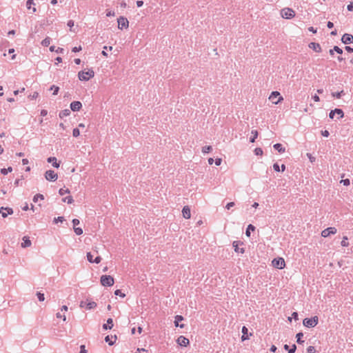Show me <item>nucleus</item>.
<instances>
[{"mask_svg": "<svg viewBox=\"0 0 353 353\" xmlns=\"http://www.w3.org/2000/svg\"><path fill=\"white\" fill-rule=\"evenodd\" d=\"M334 115H337V119H341L344 117V112L342 109L335 108L333 110H331L329 113V117L331 119L334 118Z\"/></svg>", "mask_w": 353, "mask_h": 353, "instance_id": "6e6552de", "label": "nucleus"}, {"mask_svg": "<svg viewBox=\"0 0 353 353\" xmlns=\"http://www.w3.org/2000/svg\"><path fill=\"white\" fill-rule=\"evenodd\" d=\"M341 183H343L345 186H348L350 184V181L349 179H342Z\"/></svg>", "mask_w": 353, "mask_h": 353, "instance_id": "603ef678", "label": "nucleus"}, {"mask_svg": "<svg viewBox=\"0 0 353 353\" xmlns=\"http://www.w3.org/2000/svg\"><path fill=\"white\" fill-rule=\"evenodd\" d=\"M47 161L48 163H52V166L54 168H58L60 166V163L57 161V158L54 157H48Z\"/></svg>", "mask_w": 353, "mask_h": 353, "instance_id": "5701e85b", "label": "nucleus"}, {"mask_svg": "<svg viewBox=\"0 0 353 353\" xmlns=\"http://www.w3.org/2000/svg\"><path fill=\"white\" fill-rule=\"evenodd\" d=\"M283 348L285 350L288 351V353H294L296 350V346L295 344H293L291 347H290L288 344H285Z\"/></svg>", "mask_w": 353, "mask_h": 353, "instance_id": "a878e982", "label": "nucleus"}, {"mask_svg": "<svg viewBox=\"0 0 353 353\" xmlns=\"http://www.w3.org/2000/svg\"><path fill=\"white\" fill-rule=\"evenodd\" d=\"M39 93L37 92H34L32 94L28 95V98L31 100L35 99L38 97Z\"/></svg>", "mask_w": 353, "mask_h": 353, "instance_id": "de8ad7c7", "label": "nucleus"}, {"mask_svg": "<svg viewBox=\"0 0 353 353\" xmlns=\"http://www.w3.org/2000/svg\"><path fill=\"white\" fill-rule=\"evenodd\" d=\"M337 232V230L336 229V228L334 227H329L325 230H323L322 232H321V236L323 237H327L329 236L330 234H335Z\"/></svg>", "mask_w": 353, "mask_h": 353, "instance_id": "f8f14e48", "label": "nucleus"}, {"mask_svg": "<svg viewBox=\"0 0 353 353\" xmlns=\"http://www.w3.org/2000/svg\"><path fill=\"white\" fill-rule=\"evenodd\" d=\"M273 169L274 170V171L276 172H280L281 170H280V167H279V165L277 163H274L273 165Z\"/></svg>", "mask_w": 353, "mask_h": 353, "instance_id": "13d9d810", "label": "nucleus"}, {"mask_svg": "<svg viewBox=\"0 0 353 353\" xmlns=\"http://www.w3.org/2000/svg\"><path fill=\"white\" fill-rule=\"evenodd\" d=\"M222 159L221 158H217L214 160V163L216 165H220L221 164Z\"/></svg>", "mask_w": 353, "mask_h": 353, "instance_id": "0e129e2a", "label": "nucleus"}, {"mask_svg": "<svg viewBox=\"0 0 353 353\" xmlns=\"http://www.w3.org/2000/svg\"><path fill=\"white\" fill-rule=\"evenodd\" d=\"M86 257L90 263H93V255L91 252H87Z\"/></svg>", "mask_w": 353, "mask_h": 353, "instance_id": "3c124183", "label": "nucleus"}, {"mask_svg": "<svg viewBox=\"0 0 353 353\" xmlns=\"http://www.w3.org/2000/svg\"><path fill=\"white\" fill-rule=\"evenodd\" d=\"M79 353H87V350L85 349V346L84 345H81L80 346V352Z\"/></svg>", "mask_w": 353, "mask_h": 353, "instance_id": "680f3d73", "label": "nucleus"}, {"mask_svg": "<svg viewBox=\"0 0 353 353\" xmlns=\"http://www.w3.org/2000/svg\"><path fill=\"white\" fill-rule=\"evenodd\" d=\"M334 115H337V119H341L344 117V112L342 109L335 108L333 110H331L329 113V117L331 119L334 118Z\"/></svg>", "mask_w": 353, "mask_h": 353, "instance_id": "0eeeda50", "label": "nucleus"}, {"mask_svg": "<svg viewBox=\"0 0 353 353\" xmlns=\"http://www.w3.org/2000/svg\"><path fill=\"white\" fill-rule=\"evenodd\" d=\"M344 94L345 93L343 90H341L340 92H332V96L336 99H340Z\"/></svg>", "mask_w": 353, "mask_h": 353, "instance_id": "473e14b6", "label": "nucleus"}, {"mask_svg": "<svg viewBox=\"0 0 353 353\" xmlns=\"http://www.w3.org/2000/svg\"><path fill=\"white\" fill-rule=\"evenodd\" d=\"M352 40H353V35L348 33L344 34L341 38L342 43L346 45L351 43Z\"/></svg>", "mask_w": 353, "mask_h": 353, "instance_id": "f3484780", "label": "nucleus"}, {"mask_svg": "<svg viewBox=\"0 0 353 353\" xmlns=\"http://www.w3.org/2000/svg\"><path fill=\"white\" fill-rule=\"evenodd\" d=\"M101 283L105 287H111L114 285V278L110 275H102L100 279Z\"/></svg>", "mask_w": 353, "mask_h": 353, "instance_id": "7ed1b4c3", "label": "nucleus"}, {"mask_svg": "<svg viewBox=\"0 0 353 353\" xmlns=\"http://www.w3.org/2000/svg\"><path fill=\"white\" fill-rule=\"evenodd\" d=\"M45 178L49 181H55L58 179L57 174L52 170H47L45 173Z\"/></svg>", "mask_w": 353, "mask_h": 353, "instance_id": "1a4fd4ad", "label": "nucleus"}, {"mask_svg": "<svg viewBox=\"0 0 353 353\" xmlns=\"http://www.w3.org/2000/svg\"><path fill=\"white\" fill-rule=\"evenodd\" d=\"M50 42L51 39L49 37H47L41 41V45L44 47H48L50 46Z\"/></svg>", "mask_w": 353, "mask_h": 353, "instance_id": "f704fd0d", "label": "nucleus"}, {"mask_svg": "<svg viewBox=\"0 0 353 353\" xmlns=\"http://www.w3.org/2000/svg\"><path fill=\"white\" fill-rule=\"evenodd\" d=\"M72 223L73 224V227H76V225H79L80 223V221L77 219H73L72 221Z\"/></svg>", "mask_w": 353, "mask_h": 353, "instance_id": "bf43d9fd", "label": "nucleus"}, {"mask_svg": "<svg viewBox=\"0 0 353 353\" xmlns=\"http://www.w3.org/2000/svg\"><path fill=\"white\" fill-rule=\"evenodd\" d=\"M176 343L181 347H187L190 343V341L184 336H180L178 337Z\"/></svg>", "mask_w": 353, "mask_h": 353, "instance_id": "2eb2a0df", "label": "nucleus"}, {"mask_svg": "<svg viewBox=\"0 0 353 353\" xmlns=\"http://www.w3.org/2000/svg\"><path fill=\"white\" fill-rule=\"evenodd\" d=\"M12 171V167H8V168H1V173L3 175H6L8 172H11Z\"/></svg>", "mask_w": 353, "mask_h": 353, "instance_id": "ea45409f", "label": "nucleus"}, {"mask_svg": "<svg viewBox=\"0 0 353 353\" xmlns=\"http://www.w3.org/2000/svg\"><path fill=\"white\" fill-rule=\"evenodd\" d=\"M347 239H347V237L346 236H343V239H342V241H341V246H343V247H347V246H348L349 243H348V242H347Z\"/></svg>", "mask_w": 353, "mask_h": 353, "instance_id": "a19ab883", "label": "nucleus"}, {"mask_svg": "<svg viewBox=\"0 0 353 353\" xmlns=\"http://www.w3.org/2000/svg\"><path fill=\"white\" fill-rule=\"evenodd\" d=\"M113 320L112 318H109L107 320V323L103 325V329L104 330H110L113 327Z\"/></svg>", "mask_w": 353, "mask_h": 353, "instance_id": "b1692460", "label": "nucleus"}, {"mask_svg": "<svg viewBox=\"0 0 353 353\" xmlns=\"http://www.w3.org/2000/svg\"><path fill=\"white\" fill-rule=\"evenodd\" d=\"M62 201L68 204H71L74 202V199L72 196H65L62 199Z\"/></svg>", "mask_w": 353, "mask_h": 353, "instance_id": "c9c22d12", "label": "nucleus"}, {"mask_svg": "<svg viewBox=\"0 0 353 353\" xmlns=\"http://www.w3.org/2000/svg\"><path fill=\"white\" fill-rule=\"evenodd\" d=\"M315 352H316V350L314 346L310 345V346L307 347V353H315Z\"/></svg>", "mask_w": 353, "mask_h": 353, "instance_id": "5fc2aeb1", "label": "nucleus"}, {"mask_svg": "<svg viewBox=\"0 0 353 353\" xmlns=\"http://www.w3.org/2000/svg\"><path fill=\"white\" fill-rule=\"evenodd\" d=\"M303 336V334L302 332H299V333L296 334V338L297 343L302 344V343H304V341L302 340V337Z\"/></svg>", "mask_w": 353, "mask_h": 353, "instance_id": "72a5a7b5", "label": "nucleus"}, {"mask_svg": "<svg viewBox=\"0 0 353 353\" xmlns=\"http://www.w3.org/2000/svg\"><path fill=\"white\" fill-rule=\"evenodd\" d=\"M49 50H50V52H55L57 54H63V51H64L63 48H59V47L56 48V47L54 46H51L50 47Z\"/></svg>", "mask_w": 353, "mask_h": 353, "instance_id": "bb28decb", "label": "nucleus"}, {"mask_svg": "<svg viewBox=\"0 0 353 353\" xmlns=\"http://www.w3.org/2000/svg\"><path fill=\"white\" fill-rule=\"evenodd\" d=\"M39 199H41V200H43L44 199V196L43 194H36L34 197H33V199L32 201L34 202V203H37Z\"/></svg>", "mask_w": 353, "mask_h": 353, "instance_id": "e433bc0d", "label": "nucleus"}, {"mask_svg": "<svg viewBox=\"0 0 353 353\" xmlns=\"http://www.w3.org/2000/svg\"><path fill=\"white\" fill-rule=\"evenodd\" d=\"M97 303L94 301H90L87 303L86 301H81L80 302L79 306L81 307H85L87 310H91L97 307Z\"/></svg>", "mask_w": 353, "mask_h": 353, "instance_id": "ddd939ff", "label": "nucleus"}, {"mask_svg": "<svg viewBox=\"0 0 353 353\" xmlns=\"http://www.w3.org/2000/svg\"><path fill=\"white\" fill-rule=\"evenodd\" d=\"M72 135L74 137H78L80 135V131L79 128H74L72 130Z\"/></svg>", "mask_w": 353, "mask_h": 353, "instance_id": "8fccbe9b", "label": "nucleus"}, {"mask_svg": "<svg viewBox=\"0 0 353 353\" xmlns=\"http://www.w3.org/2000/svg\"><path fill=\"white\" fill-rule=\"evenodd\" d=\"M34 6H35V3L34 2V0H28L26 1L27 9H28V10L32 9L33 12H35L37 11V9L34 7Z\"/></svg>", "mask_w": 353, "mask_h": 353, "instance_id": "393cba45", "label": "nucleus"}, {"mask_svg": "<svg viewBox=\"0 0 353 353\" xmlns=\"http://www.w3.org/2000/svg\"><path fill=\"white\" fill-rule=\"evenodd\" d=\"M103 50L102 51L101 54L104 56V57H108V53H107V50L108 49H109V50H112V46H104L103 47Z\"/></svg>", "mask_w": 353, "mask_h": 353, "instance_id": "c03bdc74", "label": "nucleus"}, {"mask_svg": "<svg viewBox=\"0 0 353 353\" xmlns=\"http://www.w3.org/2000/svg\"><path fill=\"white\" fill-rule=\"evenodd\" d=\"M281 17L286 19H290L294 17L295 12L290 8H285L281 10Z\"/></svg>", "mask_w": 353, "mask_h": 353, "instance_id": "39448f33", "label": "nucleus"}, {"mask_svg": "<svg viewBox=\"0 0 353 353\" xmlns=\"http://www.w3.org/2000/svg\"><path fill=\"white\" fill-rule=\"evenodd\" d=\"M117 339V337L116 335H114V336L108 335L105 337V341L106 343H108L109 345L111 346L115 343Z\"/></svg>", "mask_w": 353, "mask_h": 353, "instance_id": "aec40b11", "label": "nucleus"}, {"mask_svg": "<svg viewBox=\"0 0 353 353\" xmlns=\"http://www.w3.org/2000/svg\"><path fill=\"white\" fill-rule=\"evenodd\" d=\"M74 23L73 20H69L67 23V26L70 28V29L74 26Z\"/></svg>", "mask_w": 353, "mask_h": 353, "instance_id": "69168bd1", "label": "nucleus"}, {"mask_svg": "<svg viewBox=\"0 0 353 353\" xmlns=\"http://www.w3.org/2000/svg\"><path fill=\"white\" fill-rule=\"evenodd\" d=\"M334 50L336 52H337L338 54H341L343 53V50L341 48H340L339 46H334Z\"/></svg>", "mask_w": 353, "mask_h": 353, "instance_id": "6e6d98bb", "label": "nucleus"}, {"mask_svg": "<svg viewBox=\"0 0 353 353\" xmlns=\"http://www.w3.org/2000/svg\"><path fill=\"white\" fill-rule=\"evenodd\" d=\"M182 214H183V216L185 219H188L190 218L191 212H190V208H189V206L185 205L183 208Z\"/></svg>", "mask_w": 353, "mask_h": 353, "instance_id": "6ab92c4d", "label": "nucleus"}, {"mask_svg": "<svg viewBox=\"0 0 353 353\" xmlns=\"http://www.w3.org/2000/svg\"><path fill=\"white\" fill-rule=\"evenodd\" d=\"M254 152L256 156H261L263 154V150L261 148H256Z\"/></svg>", "mask_w": 353, "mask_h": 353, "instance_id": "a18cd8bd", "label": "nucleus"}, {"mask_svg": "<svg viewBox=\"0 0 353 353\" xmlns=\"http://www.w3.org/2000/svg\"><path fill=\"white\" fill-rule=\"evenodd\" d=\"M114 294L116 296H119L120 297L124 298L125 296V294L123 293L121 290H116L114 291Z\"/></svg>", "mask_w": 353, "mask_h": 353, "instance_id": "09e8293b", "label": "nucleus"}, {"mask_svg": "<svg viewBox=\"0 0 353 353\" xmlns=\"http://www.w3.org/2000/svg\"><path fill=\"white\" fill-rule=\"evenodd\" d=\"M273 148L277 150L279 153H283L285 151V149L284 147H283L282 144L281 143H275L274 145H273Z\"/></svg>", "mask_w": 353, "mask_h": 353, "instance_id": "cd10ccee", "label": "nucleus"}, {"mask_svg": "<svg viewBox=\"0 0 353 353\" xmlns=\"http://www.w3.org/2000/svg\"><path fill=\"white\" fill-rule=\"evenodd\" d=\"M31 241L28 236H25L23 237V242L21 243L22 248H28L31 245Z\"/></svg>", "mask_w": 353, "mask_h": 353, "instance_id": "4be33fe9", "label": "nucleus"}, {"mask_svg": "<svg viewBox=\"0 0 353 353\" xmlns=\"http://www.w3.org/2000/svg\"><path fill=\"white\" fill-rule=\"evenodd\" d=\"M345 50H346L347 52H350V53L353 52V48H352V47H350V46H346L345 47Z\"/></svg>", "mask_w": 353, "mask_h": 353, "instance_id": "774afa93", "label": "nucleus"}, {"mask_svg": "<svg viewBox=\"0 0 353 353\" xmlns=\"http://www.w3.org/2000/svg\"><path fill=\"white\" fill-rule=\"evenodd\" d=\"M212 148L210 145H205L202 148V152L204 154L209 153L212 151Z\"/></svg>", "mask_w": 353, "mask_h": 353, "instance_id": "58836bf2", "label": "nucleus"}, {"mask_svg": "<svg viewBox=\"0 0 353 353\" xmlns=\"http://www.w3.org/2000/svg\"><path fill=\"white\" fill-rule=\"evenodd\" d=\"M74 231L77 235H81L83 234V229L81 228L74 227Z\"/></svg>", "mask_w": 353, "mask_h": 353, "instance_id": "49530a36", "label": "nucleus"}, {"mask_svg": "<svg viewBox=\"0 0 353 353\" xmlns=\"http://www.w3.org/2000/svg\"><path fill=\"white\" fill-rule=\"evenodd\" d=\"M248 328L245 326H243V327H242L243 335L241 336V340L243 341H245V340H248L249 339V336L248 335Z\"/></svg>", "mask_w": 353, "mask_h": 353, "instance_id": "c756f323", "label": "nucleus"}, {"mask_svg": "<svg viewBox=\"0 0 353 353\" xmlns=\"http://www.w3.org/2000/svg\"><path fill=\"white\" fill-rule=\"evenodd\" d=\"M319 323V318L317 316H312L311 318H305L303 321V324L307 327H314Z\"/></svg>", "mask_w": 353, "mask_h": 353, "instance_id": "f03ea898", "label": "nucleus"}, {"mask_svg": "<svg viewBox=\"0 0 353 353\" xmlns=\"http://www.w3.org/2000/svg\"><path fill=\"white\" fill-rule=\"evenodd\" d=\"M347 9L350 12H352L353 10V2H351L349 5H347Z\"/></svg>", "mask_w": 353, "mask_h": 353, "instance_id": "338daca9", "label": "nucleus"}, {"mask_svg": "<svg viewBox=\"0 0 353 353\" xmlns=\"http://www.w3.org/2000/svg\"><path fill=\"white\" fill-rule=\"evenodd\" d=\"M94 72L90 68L88 71L81 70L78 73V78L80 81H88L90 79L94 77Z\"/></svg>", "mask_w": 353, "mask_h": 353, "instance_id": "f257e3e1", "label": "nucleus"}, {"mask_svg": "<svg viewBox=\"0 0 353 353\" xmlns=\"http://www.w3.org/2000/svg\"><path fill=\"white\" fill-rule=\"evenodd\" d=\"M255 230V227L252 225V224H249L248 225V228L246 229V231H245V235L247 236H250V232L251 231H254Z\"/></svg>", "mask_w": 353, "mask_h": 353, "instance_id": "2f4dec72", "label": "nucleus"}, {"mask_svg": "<svg viewBox=\"0 0 353 353\" xmlns=\"http://www.w3.org/2000/svg\"><path fill=\"white\" fill-rule=\"evenodd\" d=\"M252 136L250 137V142L254 143L256 139L258 137V132L256 130H253L251 132Z\"/></svg>", "mask_w": 353, "mask_h": 353, "instance_id": "7c9ffc66", "label": "nucleus"}, {"mask_svg": "<svg viewBox=\"0 0 353 353\" xmlns=\"http://www.w3.org/2000/svg\"><path fill=\"white\" fill-rule=\"evenodd\" d=\"M272 265L276 269L282 270L285 267V262L283 258L277 257L272 261Z\"/></svg>", "mask_w": 353, "mask_h": 353, "instance_id": "20e7f679", "label": "nucleus"}, {"mask_svg": "<svg viewBox=\"0 0 353 353\" xmlns=\"http://www.w3.org/2000/svg\"><path fill=\"white\" fill-rule=\"evenodd\" d=\"M70 193V190L69 189L66 188H60L59 190V194L61 196L65 194H69Z\"/></svg>", "mask_w": 353, "mask_h": 353, "instance_id": "79ce46f5", "label": "nucleus"}, {"mask_svg": "<svg viewBox=\"0 0 353 353\" xmlns=\"http://www.w3.org/2000/svg\"><path fill=\"white\" fill-rule=\"evenodd\" d=\"M50 90L53 91V93H52L53 95H57L59 92V88L55 85H52L50 86Z\"/></svg>", "mask_w": 353, "mask_h": 353, "instance_id": "4c0bfd02", "label": "nucleus"}, {"mask_svg": "<svg viewBox=\"0 0 353 353\" xmlns=\"http://www.w3.org/2000/svg\"><path fill=\"white\" fill-rule=\"evenodd\" d=\"M37 296L39 301H43L45 300V296L43 293L40 292H37Z\"/></svg>", "mask_w": 353, "mask_h": 353, "instance_id": "37998d69", "label": "nucleus"}, {"mask_svg": "<svg viewBox=\"0 0 353 353\" xmlns=\"http://www.w3.org/2000/svg\"><path fill=\"white\" fill-rule=\"evenodd\" d=\"M118 28L122 30L123 28H128L129 26V21L127 18L124 17H119L117 19Z\"/></svg>", "mask_w": 353, "mask_h": 353, "instance_id": "9d476101", "label": "nucleus"}, {"mask_svg": "<svg viewBox=\"0 0 353 353\" xmlns=\"http://www.w3.org/2000/svg\"><path fill=\"white\" fill-rule=\"evenodd\" d=\"M64 221L63 216H58L54 219V223H57L58 222L62 223Z\"/></svg>", "mask_w": 353, "mask_h": 353, "instance_id": "864d4df0", "label": "nucleus"}, {"mask_svg": "<svg viewBox=\"0 0 353 353\" xmlns=\"http://www.w3.org/2000/svg\"><path fill=\"white\" fill-rule=\"evenodd\" d=\"M243 243L240 241H234L232 243V246L234 248V252L236 253L243 254L245 252V249L243 248H240L239 245H243Z\"/></svg>", "mask_w": 353, "mask_h": 353, "instance_id": "4468645a", "label": "nucleus"}, {"mask_svg": "<svg viewBox=\"0 0 353 353\" xmlns=\"http://www.w3.org/2000/svg\"><path fill=\"white\" fill-rule=\"evenodd\" d=\"M70 110L69 109H65L59 112V117L61 119H63L70 114Z\"/></svg>", "mask_w": 353, "mask_h": 353, "instance_id": "c85d7f7f", "label": "nucleus"}, {"mask_svg": "<svg viewBox=\"0 0 353 353\" xmlns=\"http://www.w3.org/2000/svg\"><path fill=\"white\" fill-rule=\"evenodd\" d=\"M101 261V258L100 256H97L95 259H93V263H99Z\"/></svg>", "mask_w": 353, "mask_h": 353, "instance_id": "052dcab7", "label": "nucleus"}, {"mask_svg": "<svg viewBox=\"0 0 353 353\" xmlns=\"http://www.w3.org/2000/svg\"><path fill=\"white\" fill-rule=\"evenodd\" d=\"M234 205H235L234 202H230V203H228L226 205L225 208H226L228 210H230L231 208H232V207H233V206H234Z\"/></svg>", "mask_w": 353, "mask_h": 353, "instance_id": "e2e57ef3", "label": "nucleus"}, {"mask_svg": "<svg viewBox=\"0 0 353 353\" xmlns=\"http://www.w3.org/2000/svg\"><path fill=\"white\" fill-rule=\"evenodd\" d=\"M183 319H183V316H181V315H176V316H175V317H174V325L176 327H180L181 328H183L184 326H185L184 324H179V323L180 321H182Z\"/></svg>", "mask_w": 353, "mask_h": 353, "instance_id": "412c9836", "label": "nucleus"}, {"mask_svg": "<svg viewBox=\"0 0 353 353\" xmlns=\"http://www.w3.org/2000/svg\"><path fill=\"white\" fill-rule=\"evenodd\" d=\"M308 47L316 52H321L322 50L321 47L319 43L311 42L309 43Z\"/></svg>", "mask_w": 353, "mask_h": 353, "instance_id": "a211bd4d", "label": "nucleus"}, {"mask_svg": "<svg viewBox=\"0 0 353 353\" xmlns=\"http://www.w3.org/2000/svg\"><path fill=\"white\" fill-rule=\"evenodd\" d=\"M14 213L13 209L10 207H1L0 214L3 218H6L8 215H11Z\"/></svg>", "mask_w": 353, "mask_h": 353, "instance_id": "9b49d317", "label": "nucleus"}, {"mask_svg": "<svg viewBox=\"0 0 353 353\" xmlns=\"http://www.w3.org/2000/svg\"><path fill=\"white\" fill-rule=\"evenodd\" d=\"M321 135L324 137H327L330 135V132L328 130H325L321 131Z\"/></svg>", "mask_w": 353, "mask_h": 353, "instance_id": "4d7b16f0", "label": "nucleus"}, {"mask_svg": "<svg viewBox=\"0 0 353 353\" xmlns=\"http://www.w3.org/2000/svg\"><path fill=\"white\" fill-rule=\"evenodd\" d=\"M269 99L272 101V102L276 105L279 103L281 101L283 100V97L281 95L280 92L278 91H273L269 97Z\"/></svg>", "mask_w": 353, "mask_h": 353, "instance_id": "423d86ee", "label": "nucleus"}, {"mask_svg": "<svg viewBox=\"0 0 353 353\" xmlns=\"http://www.w3.org/2000/svg\"><path fill=\"white\" fill-rule=\"evenodd\" d=\"M70 110L73 112L79 111L82 108V103L79 101L71 102L70 105Z\"/></svg>", "mask_w": 353, "mask_h": 353, "instance_id": "dca6fc26", "label": "nucleus"}]
</instances>
